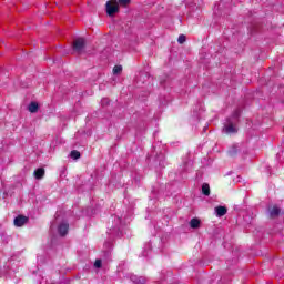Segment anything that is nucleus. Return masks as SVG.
Returning <instances> with one entry per match:
<instances>
[{"label": "nucleus", "instance_id": "nucleus-15", "mask_svg": "<svg viewBox=\"0 0 284 284\" xmlns=\"http://www.w3.org/2000/svg\"><path fill=\"white\" fill-rule=\"evenodd\" d=\"M120 6H123L124 8L129 6L130 0H119Z\"/></svg>", "mask_w": 284, "mask_h": 284}, {"label": "nucleus", "instance_id": "nucleus-7", "mask_svg": "<svg viewBox=\"0 0 284 284\" xmlns=\"http://www.w3.org/2000/svg\"><path fill=\"white\" fill-rule=\"evenodd\" d=\"M38 110H39V103H37V102H31V103L29 104V112L34 113V112H38Z\"/></svg>", "mask_w": 284, "mask_h": 284}, {"label": "nucleus", "instance_id": "nucleus-5", "mask_svg": "<svg viewBox=\"0 0 284 284\" xmlns=\"http://www.w3.org/2000/svg\"><path fill=\"white\" fill-rule=\"evenodd\" d=\"M69 225L63 223V224H60L58 231H59V234H61V236H65V234H68V230H69Z\"/></svg>", "mask_w": 284, "mask_h": 284}, {"label": "nucleus", "instance_id": "nucleus-14", "mask_svg": "<svg viewBox=\"0 0 284 284\" xmlns=\"http://www.w3.org/2000/svg\"><path fill=\"white\" fill-rule=\"evenodd\" d=\"M185 41H186V38H185L184 34H181V36L179 37V39H178V42L181 43V44L185 43Z\"/></svg>", "mask_w": 284, "mask_h": 284}, {"label": "nucleus", "instance_id": "nucleus-4", "mask_svg": "<svg viewBox=\"0 0 284 284\" xmlns=\"http://www.w3.org/2000/svg\"><path fill=\"white\" fill-rule=\"evenodd\" d=\"M216 216H225L227 214V207L225 206H217L215 207Z\"/></svg>", "mask_w": 284, "mask_h": 284}, {"label": "nucleus", "instance_id": "nucleus-8", "mask_svg": "<svg viewBox=\"0 0 284 284\" xmlns=\"http://www.w3.org/2000/svg\"><path fill=\"white\" fill-rule=\"evenodd\" d=\"M278 214H281V209H278L277 206H273V209L271 210V217L276 219Z\"/></svg>", "mask_w": 284, "mask_h": 284}, {"label": "nucleus", "instance_id": "nucleus-11", "mask_svg": "<svg viewBox=\"0 0 284 284\" xmlns=\"http://www.w3.org/2000/svg\"><path fill=\"white\" fill-rule=\"evenodd\" d=\"M71 159H81V152L77 151V150H73L71 151V154H70Z\"/></svg>", "mask_w": 284, "mask_h": 284}, {"label": "nucleus", "instance_id": "nucleus-10", "mask_svg": "<svg viewBox=\"0 0 284 284\" xmlns=\"http://www.w3.org/2000/svg\"><path fill=\"white\" fill-rule=\"evenodd\" d=\"M190 225L193 227V230H196V227H200L201 221L199 219H192Z\"/></svg>", "mask_w": 284, "mask_h": 284}, {"label": "nucleus", "instance_id": "nucleus-3", "mask_svg": "<svg viewBox=\"0 0 284 284\" xmlns=\"http://www.w3.org/2000/svg\"><path fill=\"white\" fill-rule=\"evenodd\" d=\"M26 223H28V217L23 216V215H18L14 219V225L16 227H23V225H26Z\"/></svg>", "mask_w": 284, "mask_h": 284}, {"label": "nucleus", "instance_id": "nucleus-16", "mask_svg": "<svg viewBox=\"0 0 284 284\" xmlns=\"http://www.w3.org/2000/svg\"><path fill=\"white\" fill-rule=\"evenodd\" d=\"M101 265H102V262H101V260H97L95 262H94V267H101Z\"/></svg>", "mask_w": 284, "mask_h": 284}, {"label": "nucleus", "instance_id": "nucleus-13", "mask_svg": "<svg viewBox=\"0 0 284 284\" xmlns=\"http://www.w3.org/2000/svg\"><path fill=\"white\" fill-rule=\"evenodd\" d=\"M121 72H123V67H121V65H115V67L113 68V73H114V74H121Z\"/></svg>", "mask_w": 284, "mask_h": 284}, {"label": "nucleus", "instance_id": "nucleus-2", "mask_svg": "<svg viewBox=\"0 0 284 284\" xmlns=\"http://www.w3.org/2000/svg\"><path fill=\"white\" fill-rule=\"evenodd\" d=\"M85 47V40L83 38H79L73 41V50L75 52H81V50Z\"/></svg>", "mask_w": 284, "mask_h": 284}, {"label": "nucleus", "instance_id": "nucleus-12", "mask_svg": "<svg viewBox=\"0 0 284 284\" xmlns=\"http://www.w3.org/2000/svg\"><path fill=\"white\" fill-rule=\"evenodd\" d=\"M225 132H227L229 134L232 132H236V126H234L233 124H229L225 126Z\"/></svg>", "mask_w": 284, "mask_h": 284}, {"label": "nucleus", "instance_id": "nucleus-1", "mask_svg": "<svg viewBox=\"0 0 284 284\" xmlns=\"http://www.w3.org/2000/svg\"><path fill=\"white\" fill-rule=\"evenodd\" d=\"M106 14L109 17H114V14H116V12H119V1L116 0H109L106 2Z\"/></svg>", "mask_w": 284, "mask_h": 284}, {"label": "nucleus", "instance_id": "nucleus-6", "mask_svg": "<svg viewBox=\"0 0 284 284\" xmlns=\"http://www.w3.org/2000/svg\"><path fill=\"white\" fill-rule=\"evenodd\" d=\"M34 176L36 179L40 180V179H43V176H45V170L43 169H38L34 171Z\"/></svg>", "mask_w": 284, "mask_h": 284}, {"label": "nucleus", "instance_id": "nucleus-9", "mask_svg": "<svg viewBox=\"0 0 284 284\" xmlns=\"http://www.w3.org/2000/svg\"><path fill=\"white\" fill-rule=\"evenodd\" d=\"M202 194H204V196H210V184L204 183L202 185Z\"/></svg>", "mask_w": 284, "mask_h": 284}]
</instances>
